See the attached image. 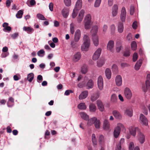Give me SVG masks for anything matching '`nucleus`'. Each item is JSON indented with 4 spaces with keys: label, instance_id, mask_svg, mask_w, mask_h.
<instances>
[{
    "label": "nucleus",
    "instance_id": "obj_60",
    "mask_svg": "<svg viewBox=\"0 0 150 150\" xmlns=\"http://www.w3.org/2000/svg\"><path fill=\"white\" fill-rule=\"evenodd\" d=\"M73 92L71 90H66L65 92L64 95L66 96H68L71 93H73Z\"/></svg>",
    "mask_w": 150,
    "mask_h": 150
},
{
    "label": "nucleus",
    "instance_id": "obj_32",
    "mask_svg": "<svg viewBox=\"0 0 150 150\" xmlns=\"http://www.w3.org/2000/svg\"><path fill=\"white\" fill-rule=\"evenodd\" d=\"M92 17L91 15L90 14L86 15L85 17L84 22H92Z\"/></svg>",
    "mask_w": 150,
    "mask_h": 150
},
{
    "label": "nucleus",
    "instance_id": "obj_59",
    "mask_svg": "<svg viewBox=\"0 0 150 150\" xmlns=\"http://www.w3.org/2000/svg\"><path fill=\"white\" fill-rule=\"evenodd\" d=\"M134 12V7L133 6H131L130 9V13L131 15H133Z\"/></svg>",
    "mask_w": 150,
    "mask_h": 150
},
{
    "label": "nucleus",
    "instance_id": "obj_27",
    "mask_svg": "<svg viewBox=\"0 0 150 150\" xmlns=\"http://www.w3.org/2000/svg\"><path fill=\"white\" fill-rule=\"evenodd\" d=\"M79 114L82 119L86 120H88V116L86 113L84 112H80L79 113Z\"/></svg>",
    "mask_w": 150,
    "mask_h": 150
},
{
    "label": "nucleus",
    "instance_id": "obj_51",
    "mask_svg": "<svg viewBox=\"0 0 150 150\" xmlns=\"http://www.w3.org/2000/svg\"><path fill=\"white\" fill-rule=\"evenodd\" d=\"M124 127V125L122 123H118L117 124V126L115 127L116 128L121 130V128H123Z\"/></svg>",
    "mask_w": 150,
    "mask_h": 150
},
{
    "label": "nucleus",
    "instance_id": "obj_18",
    "mask_svg": "<svg viewBox=\"0 0 150 150\" xmlns=\"http://www.w3.org/2000/svg\"><path fill=\"white\" fill-rule=\"evenodd\" d=\"M82 0H78L76 3L74 9L77 10H79L82 6Z\"/></svg>",
    "mask_w": 150,
    "mask_h": 150
},
{
    "label": "nucleus",
    "instance_id": "obj_16",
    "mask_svg": "<svg viewBox=\"0 0 150 150\" xmlns=\"http://www.w3.org/2000/svg\"><path fill=\"white\" fill-rule=\"evenodd\" d=\"M124 114L131 117L133 115V110L131 108H127L124 111Z\"/></svg>",
    "mask_w": 150,
    "mask_h": 150
},
{
    "label": "nucleus",
    "instance_id": "obj_37",
    "mask_svg": "<svg viewBox=\"0 0 150 150\" xmlns=\"http://www.w3.org/2000/svg\"><path fill=\"white\" fill-rule=\"evenodd\" d=\"M34 77V75L33 73H30L28 75L27 80L29 82H31L32 81Z\"/></svg>",
    "mask_w": 150,
    "mask_h": 150
},
{
    "label": "nucleus",
    "instance_id": "obj_35",
    "mask_svg": "<svg viewBox=\"0 0 150 150\" xmlns=\"http://www.w3.org/2000/svg\"><path fill=\"white\" fill-rule=\"evenodd\" d=\"M77 107L78 108L81 110H85L86 108V106L84 103H81L78 105Z\"/></svg>",
    "mask_w": 150,
    "mask_h": 150
},
{
    "label": "nucleus",
    "instance_id": "obj_49",
    "mask_svg": "<svg viewBox=\"0 0 150 150\" xmlns=\"http://www.w3.org/2000/svg\"><path fill=\"white\" fill-rule=\"evenodd\" d=\"M45 51L43 50H41L37 53L38 55L40 57H43Z\"/></svg>",
    "mask_w": 150,
    "mask_h": 150
},
{
    "label": "nucleus",
    "instance_id": "obj_2",
    "mask_svg": "<svg viewBox=\"0 0 150 150\" xmlns=\"http://www.w3.org/2000/svg\"><path fill=\"white\" fill-rule=\"evenodd\" d=\"M139 121L142 125L146 126L148 125V121L147 118L142 114H141L140 115Z\"/></svg>",
    "mask_w": 150,
    "mask_h": 150
},
{
    "label": "nucleus",
    "instance_id": "obj_7",
    "mask_svg": "<svg viewBox=\"0 0 150 150\" xmlns=\"http://www.w3.org/2000/svg\"><path fill=\"white\" fill-rule=\"evenodd\" d=\"M112 114L115 118L119 120H121L122 119V116L120 113L118 111L114 110L112 112Z\"/></svg>",
    "mask_w": 150,
    "mask_h": 150
},
{
    "label": "nucleus",
    "instance_id": "obj_57",
    "mask_svg": "<svg viewBox=\"0 0 150 150\" xmlns=\"http://www.w3.org/2000/svg\"><path fill=\"white\" fill-rule=\"evenodd\" d=\"M87 67H82L81 70V72L82 74H85L87 71Z\"/></svg>",
    "mask_w": 150,
    "mask_h": 150
},
{
    "label": "nucleus",
    "instance_id": "obj_52",
    "mask_svg": "<svg viewBox=\"0 0 150 150\" xmlns=\"http://www.w3.org/2000/svg\"><path fill=\"white\" fill-rule=\"evenodd\" d=\"M64 2L65 5L67 6H69L71 4V0H64Z\"/></svg>",
    "mask_w": 150,
    "mask_h": 150
},
{
    "label": "nucleus",
    "instance_id": "obj_33",
    "mask_svg": "<svg viewBox=\"0 0 150 150\" xmlns=\"http://www.w3.org/2000/svg\"><path fill=\"white\" fill-rule=\"evenodd\" d=\"M92 25V22H84V28L86 29H90Z\"/></svg>",
    "mask_w": 150,
    "mask_h": 150
},
{
    "label": "nucleus",
    "instance_id": "obj_17",
    "mask_svg": "<svg viewBox=\"0 0 150 150\" xmlns=\"http://www.w3.org/2000/svg\"><path fill=\"white\" fill-rule=\"evenodd\" d=\"M98 27L97 25H95L92 27L91 33L92 35L93 36H96L98 31Z\"/></svg>",
    "mask_w": 150,
    "mask_h": 150
},
{
    "label": "nucleus",
    "instance_id": "obj_39",
    "mask_svg": "<svg viewBox=\"0 0 150 150\" xmlns=\"http://www.w3.org/2000/svg\"><path fill=\"white\" fill-rule=\"evenodd\" d=\"M117 97L115 94L112 95L111 98V100L112 102L115 103L117 102Z\"/></svg>",
    "mask_w": 150,
    "mask_h": 150
},
{
    "label": "nucleus",
    "instance_id": "obj_42",
    "mask_svg": "<svg viewBox=\"0 0 150 150\" xmlns=\"http://www.w3.org/2000/svg\"><path fill=\"white\" fill-rule=\"evenodd\" d=\"M99 97V96L97 94H94L92 95L91 97V100L93 102L96 100Z\"/></svg>",
    "mask_w": 150,
    "mask_h": 150
},
{
    "label": "nucleus",
    "instance_id": "obj_45",
    "mask_svg": "<svg viewBox=\"0 0 150 150\" xmlns=\"http://www.w3.org/2000/svg\"><path fill=\"white\" fill-rule=\"evenodd\" d=\"M77 42L75 41L74 40L72 41L71 43V47L73 48L77 47L78 46V45L77 43Z\"/></svg>",
    "mask_w": 150,
    "mask_h": 150
},
{
    "label": "nucleus",
    "instance_id": "obj_43",
    "mask_svg": "<svg viewBox=\"0 0 150 150\" xmlns=\"http://www.w3.org/2000/svg\"><path fill=\"white\" fill-rule=\"evenodd\" d=\"M122 47L120 43H117L116 46V50L117 52H119L122 49Z\"/></svg>",
    "mask_w": 150,
    "mask_h": 150
},
{
    "label": "nucleus",
    "instance_id": "obj_28",
    "mask_svg": "<svg viewBox=\"0 0 150 150\" xmlns=\"http://www.w3.org/2000/svg\"><path fill=\"white\" fill-rule=\"evenodd\" d=\"M93 83L92 80H89L87 83L86 87L87 89H89L93 88Z\"/></svg>",
    "mask_w": 150,
    "mask_h": 150
},
{
    "label": "nucleus",
    "instance_id": "obj_24",
    "mask_svg": "<svg viewBox=\"0 0 150 150\" xmlns=\"http://www.w3.org/2000/svg\"><path fill=\"white\" fill-rule=\"evenodd\" d=\"M121 132V130L118 129L115 127L113 132V134L114 137L117 138L119 136Z\"/></svg>",
    "mask_w": 150,
    "mask_h": 150
},
{
    "label": "nucleus",
    "instance_id": "obj_58",
    "mask_svg": "<svg viewBox=\"0 0 150 150\" xmlns=\"http://www.w3.org/2000/svg\"><path fill=\"white\" fill-rule=\"evenodd\" d=\"M138 55L137 53H135L134 54L133 56V60L134 62H135L137 59Z\"/></svg>",
    "mask_w": 150,
    "mask_h": 150
},
{
    "label": "nucleus",
    "instance_id": "obj_63",
    "mask_svg": "<svg viewBox=\"0 0 150 150\" xmlns=\"http://www.w3.org/2000/svg\"><path fill=\"white\" fill-rule=\"evenodd\" d=\"M137 21H135L132 23V27L134 29H136L137 28Z\"/></svg>",
    "mask_w": 150,
    "mask_h": 150
},
{
    "label": "nucleus",
    "instance_id": "obj_20",
    "mask_svg": "<svg viewBox=\"0 0 150 150\" xmlns=\"http://www.w3.org/2000/svg\"><path fill=\"white\" fill-rule=\"evenodd\" d=\"M137 132H138V134L139 133L140 131L139 129L137 127H134L131 128L129 129V132L133 136H135Z\"/></svg>",
    "mask_w": 150,
    "mask_h": 150
},
{
    "label": "nucleus",
    "instance_id": "obj_54",
    "mask_svg": "<svg viewBox=\"0 0 150 150\" xmlns=\"http://www.w3.org/2000/svg\"><path fill=\"white\" fill-rule=\"evenodd\" d=\"M104 63V62L103 60H99L97 62V65L98 67H100L103 65Z\"/></svg>",
    "mask_w": 150,
    "mask_h": 150
},
{
    "label": "nucleus",
    "instance_id": "obj_46",
    "mask_svg": "<svg viewBox=\"0 0 150 150\" xmlns=\"http://www.w3.org/2000/svg\"><path fill=\"white\" fill-rule=\"evenodd\" d=\"M36 16L40 20H46V19L44 17V16L40 13L37 14Z\"/></svg>",
    "mask_w": 150,
    "mask_h": 150
},
{
    "label": "nucleus",
    "instance_id": "obj_21",
    "mask_svg": "<svg viewBox=\"0 0 150 150\" xmlns=\"http://www.w3.org/2000/svg\"><path fill=\"white\" fill-rule=\"evenodd\" d=\"M110 127V124L108 120L105 119L103 121V128L107 130Z\"/></svg>",
    "mask_w": 150,
    "mask_h": 150
},
{
    "label": "nucleus",
    "instance_id": "obj_47",
    "mask_svg": "<svg viewBox=\"0 0 150 150\" xmlns=\"http://www.w3.org/2000/svg\"><path fill=\"white\" fill-rule=\"evenodd\" d=\"M92 138L93 144L95 145H96L97 144V142L95 135L94 134H92Z\"/></svg>",
    "mask_w": 150,
    "mask_h": 150
},
{
    "label": "nucleus",
    "instance_id": "obj_31",
    "mask_svg": "<svg viewBox=\"0 0 150 150\" xmlns=\"http://www.w3.org/2000/svg\"><path fill=\"white\" fill-rule=\"evenodd\" d=\"M105 74L107 78L108 79H110L111 78V73L110 69L107 68L106 69Z\"/></svg>",
    "mask_w": 150,
    "mask_h": 150
},
{
    "label": "nucleus",
    "instance_id": "obj_13",
    "mask_svg": "<svg viewBox=\"0 0 150 150\" xmlns=\"http://www.w3.org/2000/svg\"><path fill=\"white\" fill-rule=\"evenodd\" d=\"M145 85L143 84L142 86V89L144 92H146L150 88V82L149 81L146 80Z\"/></svg>",
    "mask_w": 150,
    "mask_h": 150
},
{
    "label": "nucleus",
    "instance_id": "obj_14",
    "mask_svg": "<svg viewBox=\"0 0 150 150\" xmlns=\"http://www.w3.org/2000/svg\"><path fill=\"white\" fill-rule=\"evenodd\" d=\"M62 14L63 16L66 18L67 17L69 13V11L68 8H64L62 11Z\"/></svg>",
    "mask_w": 150,
    "mask_h": 150
},
{
    "label": "nucleus",
    "instance_id": "obj_22",
    "mask_svg": "<svg viewBox=\"0 0 150 150\" xmlns=\"http://www.w3.org/2000/svg\"><path fill=\"white\" fill-rule=\"evenodd\" d=\"M138 140L139 142L142 144H143L145 140V137L144 135L141 132L139 134Z\"/></svg>",
    "mask_w": 150,
    "mask_h": 150
},
{
    "label": "nucleus",
    "instance_id": "obj_6",
    "mask_svg": "<svg viewBox=\"0 0 150 150\" xmlns=\"http://www.w3.org/2000/svg\"><path fill=\"white\" fill-rule=\"evenodd\" d=\"M98 85L99 89L102 90L103 88V78L101 76H99L98 77Z\"/></svg>",
    "mask_w": 150,
    "mask_h": 150
},
{
    "label": "nucleus",
    "instance_id": "obj_41",
    "mask_svg": "<svg viewBox=\"0 0 150 150\" xmlns=\"http://www.w3.org/2000/svg\"><path fill=\"white\" fill-rule=\"evenodd\" d=\"M100 121L97 118L96 121H95L94 123L95 127L97 129L99 128L100 127Z\"/></svg>",
    "mask_w": 150,
    "mask_h": 150
},
{
    "label": "nucleus",
    "instance_id": "obj_29",
    "mask_svg": "<svg viewBox=\"0 0 150 150\" xmlns=\"http://www.w3.org/2000/svg\"><path fill=\"white\" fill-rule=\"evenodd\" d=\"M123 29L124 27L123 23L121 22H119L118 23L117 27L118 32L120 33H122L123 32Z\"/></svg>",
    "mask_w": 150,
    "mask_h": 150
},
{
    "label": "nucleus",
    "instance_id": "obj_62",
    "mask_svg": "<svg viewBox=\"0 0 150 150\" xmlns=\"http://www.w3.org/2000/svg\"><path fill=\"white\" fill-rule=\"evenodd\" d=\"M108 29V26L106 25H104L103 28V32L104 34H105Z\"/></svg>",
    "mask_w": 150,
    "mask_h": 150
},
{
    "label": "nucleus",
    "instance_id": "obj_1",
    "mask_svg": "<svg viewBox=\"0 0 150 150\" xmlns=\"http://www.w3.org/2000/svg\"><path fill=\"white\" fill-rule=\"evenodd\" d=\"M124 93L125 97L127 99H131L132 96V93L130 89L128 88H126L124 91Z\"/></svg>",
    "mask_w": 150,
    "mask_h": 150
},
{
    "label": "nucleus",
    "instance_id": "obj_61",
    "mask_svg": "<svg viewBox=\"0 0 150 150\" xmlns=\"http://www.w3.org/2000/svg\"><path fill=\"white\" fill-rule=\"evenodd\" d=\"M76 35L79 36L81 37V31L79 29H78L76 30L75 33V34Z\"/></svg>",
    "mask_w": 150,
    "mask_h": 150
},
{
    "label": "nucleus",
    "instance_id": "obj_40",
    "mask_svg": "<svg viewBox=\"0 0 150 150\" xmlns=\"http://www.w3.org/2000/svg\"><path fill=\"white\" fill-rule=\"evenodd\" d=\"M23 14V12L22 11L20 10L19 11L16 15V16L17 18H21Z\"/></svg>",
    "mask_w": 150,
    "mask_h": 150
},
{
    "label": "nucleus",
    "instance_id": "obj_26",
    "mask_svg": "<svg viewBox=\"0 0 150 150\" xmlns=\"http://www.w3.org/2000/svg\"><path fill=\"white\" fill-rule=\"evenodd\" d=\"M142 63V60L141 59H139L136 63L135 66H134V69L136 70H138Z\"/></svg>",
    "mask_w": 150,
    "mask_h": 150
},
{
    "label": "nucleus",
    "instance_id": "obj_19",
    "mask_svg": "<svg viewBox=\"0 0 150 150\" xmlns=\"http://www.w3.org/2000/svg\"><path fill=\"white\" fill-rule=\"evenodd\" d=\"M90 45V43L83 42L81 46V49L82 51H87L88 50Z\"/></svg>",
    "mask_w": 150,
    "mask_h": 150
},
{
    "label": "nucleus",
    "instance_id": "obj_25",
    "mask_svg": "<svg viewBox=\"0 0 150 150\" xmlns=\"http://www.w3.org/2000/svg\"><path fill=\"white\" fill-rule=\"evenodd\" d=\"M96 120L97 118L96 117H93L88 120L87 122V125L89 126L91 125L92 124H94L95 121H96Z\"/></svg>",
    "mask_w": 150,
    "mask_h": 150
},
{
    "label": "nucleus",
    "instance_id": "obj_48",
    "mask_svg": "<svg viewBox=\"0 0 150 150\" xmlns=\"http://www.w3.org/2000/svg\"><path fill=\"white\" fill-rule=\"evenodd\" d=\"M101 0H96L95 2L94 6L95 7H98L100 4Z\"/></svg>",
    "mask_w": 150,
    "mask_h": 150
},
{
    "label": "nucleus",
    "instance_id": "obj_53",
    "mask_svg": "<svg viewBox=\"0 0 150 150\" xmlns=\"http://www.w3.org/2000/svg\"><path fill=\"white\" fill-rule=\"evenodd\" d=\"M78 11L77 10L74 8L73 9V11L72 14V17L73 18H74L76 16Z\"/></svg>",
    "mask_w": 150,
    "mask_h": 150
},
{
    "label": "nucleus",
    "instance_id": "obj_34",
    "mask_svg": "<svg viewBox=\"0 0 150 150\" xmlns=\"http://www.w3.org/2000/svg\"><path fill=\"white\" fill-rule=\"evenodd\" d=\"M89 110L91 112H94L96 109V108L95 105L93 103L91 104L89 106Z\"/></svg>",
    "mask_w": 150,
    "mask_h": 150
},
{
    "label": "nucleus",
    "instance_id": "obj_23",
    "mask_svg": "<svg viewBox=\"0 0 150 150\" xmlns=\"http://www.w3.org/2000/svg\"><path fill=\"white\" fill-rule=\"evenodd\" d=\"M92 40L94 45L96 46H98L99 44L98 37V36H94L92 37Z\"/></svg>",
    "mask_w": 150,
    "mask_h": 150
},
{
    "label": "nucleus",
    "instance_id": "obj_56",
    "mask_svg": "<svg viewBox=\"0 0 150 150\" xmlns=\"http://www.w3.org/2000/svg\"><path fill=\"white\" fill-rule=\"evenodd\" d=\"M110 29L111 33H113L115 30V25L113 24L111 25L110 27Z\"/></svg>",
    "mask_w": 150,
    "mask_h": 150
},
{
    "label": "nucleus",
    "instance_id": "obj_3",
    "mask_svg": "<svg viewBox=\"0 0 150 150\" xmlns=\"http://www.w3.org/2000/svg\"><path fill=\"white\" fill-rule=\"evenodd\" d=\"M102 51L101 48H98L94 53L92 58L93 60H97L100 56Z\"/></svg>",
    "mask_w": 150,
    "mask_h": 150
},
{
    "label": "nucleus",
    "instance_id": "obj_50",
    "mask_svg": "<svg viewBox=\"0 0 150 150\" xmlns=\"http://www.w3.org/2000/svg\"><path fill=\"white\" fill-rule=\"evenodd\" d=\"M129 150H134V143L132 142H131L129 143Z\"/></svg>",
    "mask_w": 150,
    "mask_h": 150
},
{
    "label": "nucleus",
    "instance_id": "obj_4",
    "mask_svg": "<svg viewBox=\"0 0 150 150\" xmlns=\"http://www.w3.org/2000/svg\"><path fill=\"white\" fill-rule=\"evenodd\" d=\"M118 6L117 4H114L112 9V15L113 17L116 16L118 13Z\"/></svg>",
    "mask_w": 150,
    "mask_h": 150
},
{
    "label": "nucleus",
    "instance_id": "obj_30",
    "mask_svg": "<svg viewBox=\"0 0 150 150\" xmlns=\"http://www.w3.org/2000/svg\"><path fill=\"white\" fill-rule=\"evenodd\" d=\"M23 30L27 32L28 33H31L34 31V29L29 27L24 26L23 28Z\"/></svg>",
    "mask_w": 150,
    "mask_h": 150
},
{
    "label": "nucleus",
    "instance_id": "obj_44",
    "mask_svg": "<svg viewBox=\"0 0 150 150\" xmlns=\"http://www.w3.org/2000/svg\"><path fill=\"white\" fill-rule=\"evenodd\" d=\"M131 47L132 50H135L137 49V45L136 42L134 41H132L131 44Z\"/></svg>",
    "mask_w": 150,
    "mask_h": 150
},
{
    "label": "nucleus",
    "instance_id": "obj_36",
    "mask_svg": "<svg viewBox=\"0 0 150 150\" xmlns=\"http://www.w3.org/2000/svg\"><path fill=\"white\" fill-rule=\"evenodd\" d=\"M99 142L101 145H103L104 144V139L103 135H101L99 136Z\"/></svg>",
    "mask_w": 150,
    "mask_h": 150
},
{
    "label": "nucleus",
    "instance_id": "obj_11",
    "mask_svg": "<svg viewBox=\"0 0 150 150\" xmlns=\"http://www.w3.org/2000/svg\"><path fill=\"white\" fill-rule=\"evenodd\" d=\"M115 82L116 85L118 86H120L122 84V78L121 76L117 75L115 79Z\"/></svg>",
    "mask_w": 150,
    "mask_h": 150
},
{
    "label": "nucleus",
    "instance_id": "obj_55",
    "mask_svg": "<svg viewBox=\"0 0 150 150\" xmlns=\"http://www.w3.org/2000/svg\"><path fill=\"white\" fill-rule=\"evenodd\" d=\"M70 32L72 34H73L74 32V25L72 23L70 25Z\"/></svg>",
    "mask_w": 150,
    "mask_h": 150
},
{
    "label": "nucleus",
    "instance_id": "obj_5",
    "mask_svg": "<svg viewBox=\"0 0 150 150\" xmlns=\"http://www.w3.org/2000/svg\"><path fill=\"white\" fill-rule=\"evenodd\" d=\"M126 15V12L125 10V8L124 7H123L122 8L120 13V19L121 21L124 22L125 21Z\"/></svg>",
    "mask_w": 150,
    "mask_h": 150
},
{
    "label": "nucleus",
    "instance_id": "obj_15",
    "mask_svg": "<svg viewBox=\"0 0 150 150\" xmlns=\"http://www.w3.org/2000/svg\"><path fill=\"white\" fill-rule=\"evenodd\" d=\"M81 57V54L79 52H77L74 55L72 60L74 62H76L80 59Z\"/></svg>",
    "mask_w": 150,
    "mask_h": 150
},
{
    "label": "nucleus",
    "instance_id": "obj_10",
    "mask_svg": "<svg viewBox=\"0 0 150 150\" xmlns=\"http://www.w3.org/2000/svg\"><path fill=\"white\" fill-rule=\"evenodd\" d=\"M84 13L85 11L83 9L80 11L77 17V21L78 23H80L82 21Z\"/></svg>",
    "mask_w": 150,
    "mask_h": 150
},
{
    "label": "nucleus",
    "instance_id": "obj_12",
    "mask_svg": "<svg viewBox=\"0 0 150 150\" xmlns=\"http://www.w3.org/2000/svg\"><path fill=\"white\" fill-rule=\"evenodd\" d=\"M96 104L98 109L100 111L103 112L104 110V106L101 101L99 100H97L96 102Z\"/></svg>",
    "mask_w": 150,
    "mask_h": 150
},
{
    "label": "nucleus",
    "instance_id": "obj_9",
    "mask_svg": "<svg viewBox=\"0 0 150 150\" xmlns=\"http://www.w3.org/2000/svg\"><path fill=\"white\" fill-rule=\"evenodd\" d=\"M88 93L87 91H82L79 96V99L80 100L85 99L87 97Z\"/></svg>",
    "mask_w": 150,
    "mask_h": 150
},
{
    "label": "nucleus",
    "instance_id": "obj_64",
    "mask_svg": "<svg viewBox=\"0 0 150 150\" xmlns=\"http://www.w3.org/2000/svg\"><path fill=\"white\" fill-rule=\"evenodd\" d=\"M49 8L51 11H53V4L52 3H51L50 4Z\"/></svg>",
    "mask_w": 150,
    "mask_h": 150
},
{
    "label": "nucleus",
    "instance_id": "obj_8",
    "mask_svg": "<svg viewBox=\"0 0 150 150\" xmlns=\"http://www.w3.org/2000/svg\"><path fill=\"white\" fill-rule=\"evenodd\" d=\"M114 42L113 40H111L108 42L107 45V49L111 52L113 51V48L114 47Z\"/></svg>",
    "mask_w": 150,
    "mask_h": 150
},
{
    "label": "nucleus",
    "instance_id": "obj_38",
    "mask_svg": "<svg viewBox=\"0 0 150 150\" xmlns=\"http://www.w3.org/2000/svg\"><path fill=\"white\" fill-rule=\"evenodd\" d=\"M83 42L90 43V40L88 36L86 35H84L83 37Z\"/></svg>",
    "mask_w": 150,
    "mask_h": 150
}]
</instances>
